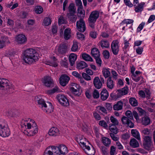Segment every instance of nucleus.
<instances>
[{
  "label": "nucleus",
  "mask_w": 155,
  "mask_h": 155,
  "mask_svg": "<svg viewBox=\"0 0 155 155\" xmlns=\"http://www.w3.org/2000/svg\"><path fill=\"white\" fill-rule=\"evenodd\" d=\"M38 59L36 51L34 49H27L24 51L23 60L25 63L30 64L37 61Z\"/></svg>",
  "instance_id": "nucleus-1"
},
{
  "label": "nucleus",
  "mask_w": 155,
  "mask_h": 155,
  "mask_svg": "<svg viewBox=\"0 0 155 155\" xmlns=\"http://www.w3.org/2000/svg\"><path fill=\"white\" fill-rule=\"evenodd\" d=\"M35 100L38 104L39 105V107H41L45 112L47 113H50L53 111L51 104L50 102H48L47 104L43 99H40L38 97L36 98Z\"/></svg>",
  "instance_id": "nucleus-2"
},
{
  "label": "nucleus",
  "mask_w": 155,
  "mask_h": 155,
  "mask_svg": "<svg viewBox=\"0 0 155 155\" xmlns=\"http://www.w3.org/2000/svg\"><path fill=\"white\" fill-rule=\"evenodd\" d=\"M13 89L12 86L9 84L7 80L4 78L0 79V90H6L7 92L11 93L12 92Z\"/></svg>",
  "instance_id": "nucleus-3"
},
{
  "label": "nucleus",
  "mask_w": 155,
  "mask_h": 155,
  "mask_svg": "<svg viewBox=\"0 0 155 155\" xmlns=\"http://www.w3.org/2000/svg\"><path fill=\"white\" fill-rule=\"evenodd\" d=\"M10 134V131L8 125L5 122L0 124V136L3 137L8 136Z\"/></svg>",
  "instance_id": "nucleus-4"
},
{
  "label": "nucleus",
  "mask_w": 155,
  "mask_h": 155,
  "mask_svg": "<svg viewBox=\"0 0 155 155\" xmlns=\"http://www.w3.org/2000/svg\"><path fill=\"white\" fill-rule=\"evenodd\" d=\"M25 126L27 127L26 130L28 134V135L33 136L37 133L38 128L36 124H34L31 126V124L27 123Z\"/></svg>",
  "instance_id": "nucleus-5"
},
{
  "label": "nucleus",
  "mask_w": 155,
  "mask_h": 155,
  "mask_svg": "<svg viewBox=\"0 0 155 155\" xmlns=\"http://www.w3.org/2000/svg\"><path fill=\"white\" fill-rule=\"evenodd\" d=\"M143 146L144 148L148 150H151L153 148V145L151 141V137L146 136L144 137Z\"/></svg>",
  "instance_id": "nucleus-6"
},
{
  "label": "nucleus",
  "mask_w": 155,
  "mask_h": 155,
  "mask_svg": "<svg viewBox=\"0 0 155 155\" xmlns=\"http://www.w3.org/2000/svg\"><path fill=\"white\" fill-rule=\"evenodd\" d=\"M57 98L59 103L64 107H67L69 105V101L66 97L64 95L59 94L57 95Z\"/></svg>",
  "instance_id": "nucleus-7"
},
{
  "label": "nucleus",
  "mask_w": 155,
  "mask_h": 155,
  "mask_svg": "<svg viewBox=\"0 0 155 155\" xmlns=\"http://www.w3.org/2000/svg\"><path fill=\"white\" fill-rule=\"evenodd\" d=\"M119 42L117 40L113 41L111 44V50L113 54L117 55L119 51Z\"/></svg>",
  "instance_id": "nucleus-8"
},
{
  "label": "nucleus",
  "mask_w": 155,
  "mask_h": 155,
  "mask_svg": "<svg viewBox=\"0 0 155 155\" xmlns=\"http://www.w3.org/2000/svg\"><path fill=\"white\" fill-rule=\"evenodd\" d=\"M76 26L78 30L81 32H84L86 30L85 23L83 18H80L76 23Z\"/></svg>",
  "instance_id": "nucleus-9"
},
{
  "label": "nucleus",
  "mask_w": 155,
  "mask_h": 155,
  "mask_svg": "<svg viewBox=\"0 0 155 155\" xmlns=\"http://www.w3.org/2000/svg\"><path fill=\"white\" fill-rule=\"evenodd\" d=\"M44 85L47 87H52L54 86L53 80L50 77H45L43 80Z\"/></svg>",
  "instance_id": "nucleus-10"
},
{
  "label": "nucleus",
  "mask_w": 155,
  "mask_h": 155,
  "mask_svg": "<svg viewBox=\"0 0 155 155\" xmlns=\"http://www.w3.org/2000/svg\"><path fill=\"white\" fill-rule=\"evenodd\" d=\"M70 90L72 92L76 95L79 96L81 93L80 92V86L78 84L72 83L70 87Z\"/></svg>",
  "instance_id": "nucleus-11"
},
{
  "label": "nucleus",
  "mask_w": 155,
  "mask_h": 155,
  "mask_svg": "<svg viewBox=\"0 0 155 155\" xmlns=\"http://www.w3.org/2000/svg\"><path fill=\"white\" fill-rule=\"evenodd\" d=\"M67 50V47L66 45L64 44H61L58 47L56 52L57 54L59 55L64 54L66 53Z\"/></svg>",
  "instance_id": "nucleus-12"
},
{
  "label": "nucleus",
  "mask_w": 155,
  "mask_h": 155,
  "mask_svg": "<svg viewBox=\"0 0 155 155\" xmlns=\"http://www.w3.org/2000/svg\"><path fill=\"white\" fill-rule=\"evenodd\" d=\"M69 80V76L65 74L62 75L59 79L60 83L61 86H65L68 83Z\"/></svg>",
  "instance_id": "nucleus-13"
},
{
  "label": "nucleus",
  "mask_w": 155,
  "mask_h": 155,
  "mask_svg": "<svg viewBox=\"0 0 155 155\" xmlns=\"http://www.w3.org/2000/svg\"><path fill=\"white\" fill-rule=\"evenodd\" d=\"M16 41L18 44H22L26 42L27 38L24 35L19 34L16 36Z\"/></svg>",
  "instance_id": "nucleus-14"
},
{
  "label": "nucleus",
  "mask_w": 155,
  "mask_h": 155,
  "mask_svg": "<svg viewBox=\"0 0 155 155\" xmlns=\"http://www.w3.org/2000/svg\"><path fill=\"white\" fill-rule=\"evenodd\" d=\"M99 13L97 11H94L92 12L91 13L88 20L96 21L99 16Z\"/></svg>",
  "instance_id": "nucleus-15"
},
{
  "label": "nucleus",
  "mask_w": 155,
  "mask_h": 155,
  "mask_svg": "<svg viewBox=\"0 0 155 155\" xmlns=\"http://www.w3.org/2000/svg\"><path fill=\"white\" fill-rule=\"evenodd\" d=\"M80 143L82 144L84 147L85 149H86L88 150L87 152H85L88 155H94V154L95 150L94 148L93 147L91 149L90 147L89 146L86 145L85 143L83 142L80 141Z\"/></svg>",
  "instance_id": "nucleus-16"
},
{
  "label": "nucleus",
  "mask_w": 155,
  "mask_h": 155,
  "mask_svg": "<svg viewBox=\"0 0 155 155\" xmlns=\"http://www.w3.org/2000/svg\"><path fill=\"white\" fill-rule=\"evenodd\" d=\"M145 4L144 2H141L138 3L137 5H134L135 12L137 13H141L143 10Z\"/></svg>",
  "instance_id": "nucleus-17"
},
{
  "label": "nucleus",
  "mask_w": 155,
  "mask_h": 155,
  "mask_svg": "<svg viewBox=\"0 0 155 155\" xmlns=\"http://www.w3.org/2000/svg\"><path fill=\"white\" fill-rule=\"evenodd\" d=\"M93 83L95 87L97 89H100L102 86V84L98 76L94 78Z\"/></svg>",
  "instance_id": "nucleus-18"
},
{
  "label": "nucleus",
  "mask_w": 155,
  "mask_h": 155,
  "mask_svg": "<svg viewBox=\"0 0 155 155\" xmlns=\"http://www.w3.org/2000/svg\"><path fill=\"white\" fill-rule=\"evenodd\" d=\"M58 148H57V149H58V152L59 154L65 155L68 152V150L67 147L64 145H61L58 147Z\"/></svg>",
  "instance_id": "nucleus-19"
},
{
  "label": "nucleus",
  "mask_w": 155,
  "mask_h": 155,
  "mask_svg": "<svg viewBox=\"0 0 155 155\" xmlns=\"http://www.w3.org/2000/svg\"><path fill=\"white\" fill-rule=\"evenodd\" d=\"M60 131L56 127H52L49 130L48 134L52 136H56L59 135Z\"/></svg>",
  "instance_id": "nucleus-20"
},
{
  "label": "nucleus",
  "mask_w": 155,
  "mask_h": 155,
  "mask_svg": "<svg viewBox=\"0 0 155 155\" xmlns=\"http://www.w3.org/2000/svg\"><path fill=\"white\" fill-rule=\"evenodd\" d=\"M77 58V56L75 54L71 53L70 54L69 56V60L71 66H72L74 65Z\"/></svg>",
  "instance_id": "nucleus-21"
},
{
  "label": "nucleus",
  "mask_w": 155,
  "mask_h": 155,
  "mask_svg": "<svg viewBox=\"0 0 155 155\" xmlns=\"http://www.w3.org/2000/svg\"><path fill=\"white\" fill-rule=\"evenodd\" d=\"M101 98L102 101L106 100L109 96V93L106 89H103L101 93Z\"/></svg>",
  "instance_id": "nucleus-22"
},
{
  "label": "nucleus",
  "mask_w": 155,
  "mask_h": 155,
  "mask_svg": "<svg viewBox=\"0 0 155 155\" xmlns=\"http://www.w3.org/2000/svg\"><path fill=\"white\" fill-rule=\"evenodd\" d=\"M123 103L121 101H118L113 106V109L115 110H119L122 109Z\"/></svg>",
  "instance_id": "nucleus-23"
},
{
  "label": "nucleus",
  "mask_w": 155,
  "mask_h": 155,
  "mask_svg": "<svg viewBox=\"0 0 155 155\" xmlns=\"http://www.w3.org/2000/svg\"><path fill=\"white\" fill-rule=\"evenodd\" d=\"M130 146L133 148H137L139 147L138 141L134 138L131 139L130 142Z\"/></svg>",
  "instance_id": "nucleus-24"
},
{
  "label": "nucleus",
  "mask_w": 155,
  "mask_h": 155,
  "mask_svg": "<svg viewBox=\"0 0 155 155\" xmlns=\"http://www.w3.org/2000/svg\"><path fill=\"white\" fill-rule=\"evenodd\" d=\"M92 55L94 58L100 57V52L98 49L96 48H94L91 50Z\"/></svg>",
  "instance_id": "nucleus-25"
},
{
  "label": "nucleus",
  "mask_w": 155,
  "mask_h": 155,
  "mask_svg": "<svg viewBox=\"0 0 155 155\" xmlns=\"http://www.w3.org/2000/svg\"><path fill=\"white\" fill-rule=\"evenodd\" d=\"M131 133L134 137L136 138L139 141L140 140V134L138 130L136 129H132L131 130Z\"/></svg>",
  "instance_id": "nucleus-26"
},
{
  "label": "nucleus",
  "mask_w": 155,
  "mask_h": 155,
  "mask_svg": "<svg viewBox=\"0 0 155 155\" xmlns=\"http://www.w3.org/2000/svg\"><path fill=\"white\" fill-rule=\"evenodd\" d=\"M102 48H107L109 47V42L107 40H102L99 43Z\"/></svg>",
  "instance_id": "nucleus-27"
},
{
  "label": "nucleus",
  "mask_w": 155,
  "mask_h": 155,
  "mask_svg": "<svg viewBox=\"0 0 155 155\" xmlns=\"http://www.w3.org/2000/svg\"><path fill=\"white\" fill-rule=\"evenodd\" d=\"M71 29L70 28H66L64 31V38L66 40H68L71 37Z\"/></svg>",
  "instance_id": "nucleus-28"
},
{
  "label": "nucleus",
  "mask_w": 155,
  "mask_h": 155,
  "mask_svg": "<svg viewBox=\"0 0 155 155\" xmlns=\"http://www.w3.org/2000/svg\"><path fill=\"white\" fill-rule=\"evenodd\" d=\"M67 16L70 21L72 22H75L77 19V17L74 14L67 13Z\"/></svg>",
  "instance_id": "nucleus-29"
},
{
  "label": "nucleus",
  "mask_w": 155,
  "mask_h": 155,
  "mask_svg": "<svg viewBox=\"0 0 155 155\" xmlns=\"http://www.w3.org/2000/svg\"><path fill=\"white\" fill-rule=\"evenodd\" d=\"M87 67V64L84 61H82L77 63V68L78 69H84Z\"/></svg>",
  "instance_id": "nucleus-30"
},
{
  "label": "nucleus",
  "mask_w": 155,
  "mask_h": 155,
  "mask_svg": "<svg viewBox=\"0 0 155 155\" xmlns=\"http://www.w3.org/2000/svg\"><path fill=\"white\" fill-rule=\"evenodd\" d=\"M114 82L111 79V78L109 77L108 78L107 81V87L110 89H112L114 87Z\"/></svg>",
  "instance_id": "nucleus-31"
},
{
  "label": "nucleus",
  "mask_w": 155,
  "mask_h": 155,
  "mask_svg": "<svg viewBox=\"0 0 155 155\" xmlns=\"http://www.w3.org/2000/svg\"><path fill=\"white\" fill-rule=\"evenodd\" d=\"M110 130L114 134H116L117 133L118 129L116 126L113 125V124H109Z\"/></svg>",
  "instance_id": "nucleus-32"
},
{
  "label": "nucleus",
  "mask_w": 155,
  "mask_h": 155,
  "mask_svg": "<svg viewBox=\"0 0 155 155\" xmlns=\"http://www.w3.org/2000/svg\"><path fill=\"white\" fill-rule=\"evenodd\" d=\"M83 59L86 61H93L92 58L88 54L86 53H83L82 54Z\"/></svg>",
  "instance_id": "nucleus-33"
},
{
  "label": "nucleus",
  "mask_w": 155,
  "mask_h": 155,
  "mask_svg": "<svg viewBox=\"0 0 155 155\" xmlns=\"http://www.w3.org/2000/svg\"><path fill=\"white\" fill-rule=\"evenodd\" d=\"M102 142L105 146L108 147L109 146L110 144L111 141L108 138L103 137L102 138Z\"/></svg>",
  "instance_id": "nucleus-34"
},
{
  "label": "nucleus",
  "mask_w": 155,
  "mask_h": 155,
  "mask_svg": "<svg viewBox=\"0 0 155 155\" xmlns=\"http://www.w3.org/2000/svg\"><path fill=\"white\" fill-rule=\"evenodd\" d=\"M16 54V52L13 50L7 51L5 54V56L7 57L12 56Z\"/></svg>",
  "instance_id": "nucleus-35"
},
{
  "label": "nucleus",
  "mask_w": 155,
  "mask_h": 155,
  "mask_svg": "<svg viewBox=\"0 0 155 155\" xmlns=\"http://www.w3.org/2000/svg\"><path fill=\"white\" fill-rule=\"evenodd\" d=\"M69 13H68L75 14L76 12V8L73 3H71L68 7Z\"/></svg>",
  "instance_id": "nucleus-36"
},
{
  "label": "nucleus",
  "mask_w": 155,
  "mask_h": 155,
  "mask_svg": "<svg viewBox=\"0 0 155 155\" xmlns=\"http://www.w3.org/2000/svg\"><path fill=\"white\" fill-rule=\"evenodd\" d=\"M129 102L130 104L133 106L135 107L138 105L137 101L134 98H130L129 100Z\"/></svg>",
  "instance_id": "nucleus-37"
},
{
  "label": "nucleus",
  "mask_w": 155,
  "mask_h": 155,
  "mask_svg": "<svg viewBox=\"0 0 155 155\" xmlns=\"http://www.w3.org/2000/svg\"><path fill=\"white\" fill-rule=\"evenodd\" d=\"M150 120L147 116H145L142 118V123L143 125H147L150 124Z\"/></svg>",
  "instance_id": "nucleus-38"
},
{
  "label": "nucleus",
  "mask_w": 155,
  "mask_h": 155,
  "mask_svg": "<svg viewBox=\"0 0 155 155\" xmlns=\"http://www.w3.org/2000/svg\"><path fill=\"white\" fill-rule=\"evenodd\" d=\"M78 16L80 17L81 18H83L85 16L84 11L83 10L81 7H80L79 9L78 8Z\"/></svg>",
  "instance_id": "nucleus-39"
},
{
  "label": "nucleus",
  "mask_w": 155,
  "mask_h": 155,
  "mask_svg": "<svg viewBox=\"0 0 155 155\" xmlns=\"http://www.w3.org/2000/svg\"><path fill=\"white\" fill-rule=\"evenodd\" d=\"M35 11L36 13L37 14H40L42 12L43 8L42 7L40 6H37L35 7Z\"/></svg>",
  "instance_id": "nucleus-40"
},
{
  "label": "nucleus",
  "mask_w": 155,
  "mask_h": 155,
  "mask_svg": "<svg viewBox=\"0 0 155 155\" xmlns=\"http://www.w3.org/2000/svg\"><path fill=\"white\" fill-rule=\"evenodd\" d=\"M102 73L105 78L108 77L110 75V72L108 69H104L102 71Z\"/></svg>",
  "instance_id": "nucleus-41"
},
{
  "label": "nucleus",
  "mask_w": 155,
  "mask_h": 155,
  "mask_svg": "<svg viewBox=\"0 0 155 155\" xmlns=\"http://www.w3.org/2000/svg\"><path fill=\"white\" fill-rule=\"evenodd\" d=\"M51 22L50 18L49 17H46L43 20V25L46 26L50 25Z\"/></svg>",
  "instance_id": "nucleus-42"
},
{
  "label": "nucleus",
  "mask_w": 155,
  "mask_h": 155,
  "mask_svg": "<svg viewBox=\"0 0 155 155\" xmlns=\"http://www.w3.org/2000/svg\"><path fill=\"white\" fill-rule=\"evenodd\" d=\"M59 91V89L58 87H55L51 90H50L47 91L48 94H53L55 92H58Z\"/></svg>",
  "instance_id": "nucleus-43"
},
{
  "label": "nucleus",
  "mask_w": 155,
  "mask_h": 155,
  "mask_svg": "<svg viewBox=\"0 0 155 155\" xmlns=\"http://www.w3.org/2000/svg\"><path fill=\"white\" fill-rule=\"evenodd\" d=\"M48 148H49V149L51 150V151L53 154L55 153L59 154V153L58 152V149H57V148H58V147H55L54 146H51V147H48Z\"/></svg>",
  "instance_id": "nucleus-44"
},
{
  "label": "nucleus",
  "mask_w": 155,
  "mask_h": 155,
  "mask_svg": "<svg viewBox=\"0 0 155 155\" xmlns=\"http://www.w3.org/2000/svg\"><path fill=\"white\" fill-rule=\"evenodd\" d=\"M111 122L112 123L113 125L116 126L118 125L119 124L118 120L113 116H111L110 118Z\"/></svg>",
  "instance_id": "nucleus-45"
},
{
  "label": "nucleus",
  "mask_w": 155,
  "mask_h": 155,
  "mask_svg": "<svg viewBox=\"0 0 155 155\" xmlns=\"http://www.w3.org/2000/svg\"><path fill=\"white\" fill-rule=\"evenodd\" d=\"M125 115L130 120L133 119V113H132L130 110H127L125 113Z\"/></svg>",
  "instance_id": "nucleus-46"
},
{
  "label": "nucleus",
  "mask_w": 155,
  "mask_h": 155,
  "mask_svg": "<svg viewBox=\"0 0 155 155\" xmlns=\"http://www.w3.org/2000/svg\"><path fill=\"white\" fill-rule=\"evenodd\" d=\"M134 22V21L132 19H125L122 22L120 23L121 25H124V24H126L127 25L133 23Z\"/></svg>",
  "instance_id": "nucleus-47"
},
{
  "label": "nucleus",
  "mask_w": 155,
  "mask_h": 155,
  "mask_svg": "<svg viewBox=\"0 0 155 155\" xmlns=\"http://www.w3.org/2000/svg\"><path fill=\"white\" fill-rule=\"evenodd\" d=\"M132 78L134 81L137 82L140 80L141 78V76L140 75H136V74H134L132 75Z\"/></svg>",
  "instance_id": "nucleus-48"
},
{
  "label": "nucleus",
  "mask_w": 155,
  "mask_h": 155,
  "mask_svg": "<svg viewBox=\"0 0 155 155\" xmlns=\"http://www.w3.org/2000/svg\"><path fill=\"white\" fill-rule=\"evenodd\" d=\"M82 75L83 78L87 81H90L91 80V77L86 73H82Z\"/></svg>",
  "instance_id": "nucleus-49"
},
{
  "label": "nucleus",
  "mask_w": 155,
  "mask_h": 155,
  "mask_svg": "<svg viewBox=\"0 0 155 155\" xmlns=\"http://www.w3.org/2000/svg\"><path fill=\"white\" fill-rule=\"evenodd\" d=\"M78 43L77 42H75L74 43L71 49L73 51H76L78 49Z\"/></svg>",
  "instance_id": "nucleus-50"
},
{
  "label": "nucleus",
  "mask_w": 155,
  "mask_h": 155,
  "mask_svg": "<svg viewBox=\"0 0 155 155\" xmlns=\"http://www.w3.org/2000/svg\"><path fill=\"white\" fill-rule=\"evenodd\" d=\"M102 153L104 155H107V153L108 150L107 148L105 147L102 146L100 147Z\"/></svg>",
  "instance_id": "nucleus-51"
},
{
  "label": "nucleus",
  "mask_w": 155,
  "mask_h": 155,
  "mask_svg": "<svg viewBox=\"0 0 155 155\" xmlns=\"http://www.w3.org/2000/svg\"><path fill=\"white\" fill-rule=\"evenodd\" d=\"M99 124L100 126L106 129H107L108 127L107 123L104 120L100 121L99 122Z\"/></svg>",
  "instance_id": "nucleus-52"
},
{
  "label": "nucleus",
  "mask_w": 155,
  "mask_h": 155,
  "mask_svg": "<svg viewBox=\"0 0 155 155\" xmlns=\"http://www.w3.org/2000/svg\"><path fill=\"white\" fill-rule=\"evenodd\" d=\"M93 96L94 98H97L99 97L100 94L98 91L95 89L93 93Z\"/></svg>",
  "instance_id": "nucleus-53"
},
{
  "label": "nucleus",
  "mask_w": 155,
  "mask_h": 155,
  "mask_svg": "<svg viewBox=\"0 0 155 155\" xmlns=\"http://www.w3.org/2000/svg\"><path fill=\"white\" fill-rule=\"evenodd\" d=\"M94 58L95 59L96 63H97L98 66L99 67L101 66L102 61L100 58V57L95 58Z\"/></svg>",
  "instance_id": "nucleus-54"
},
{
  "label": "nucleus",
  "mask_w": 155,
  "mask_h": 155,
  "mask_svg": "<svg viewBox=\"0 0 155 155\" xmlns=\"http://www.w3.org/2000/svg\"><path fill=\"white\" fill-rule=\"evenodd\" d=\"M129 120L128 117L125 116H123L121 119V121L123 124H127Z\"/></svg>",
  "instance_id": "nucleus-55"
},
{
  "label": "nucleus",
  "mask_w": 155,
  "mask_h": 155,
  "mask_svg": "<svg viewBox=\"0 0 155 155\" xmlns=\"http://www.w3.org/2000/svg\"><path fill=\"white\" fill-rule=\"evenodd\" d=\"M104 58L106 59H108L110 57V53L108 51L105 50L103 53Z\"/></svg>",
  "instance_id": "nucleus-56"
},
{
  "label": "nucleus",
  "mask_w": 155,
  "mask_h": 155,
  "mask_svg": "<svg viewBox=\"0 0 155 155\" xmlns=\"http://www.w3.org/2000/svg\"><path fill=\"white\" fill-rule=\"evenodd\" d=\"M124 2L126 6L129 7H132L134 6L130 0H124Z\"/></svg>",
  "instance_id": "nucleus-57"
},
{
  "label": "nucleus",
  "mask_w": 155,
  "mask_h": 155,
  "mask_svg": "<svg viewBox=\"0 0 155 155\" xmlns=\"http://www.w3.org/2000/svg\"><path fill=\"white\" fill-rule=\"evenodd\" d=\"M97 33L95 31H91L89 35L91 37L93 38H95L97 37Z\"/></svg>",
  "instance_id": "nucleus-58"
},
{
  "label": "nucleus",
  "mask_w": 155,
  "mask_h": 155,
  "mask_svg": "<svg viewBox=\"0 0 155 155\" xmlns=\"http://www.w3.org/2000/svg\"><path fill=\"white\" fill-rule=\"evenodd\" d=\"M124 44V47L123 48V50L125 51H126V49L128 48L129 46V43L128 41L127 40H125Z\"/></svg>",
  "instance_id": "nucleus-59"
},
{
  "label": "nucleus",
  "mask_w": 155,
  "mask_h": 155,
  "mask_svg": "<svg viewBox=\"0 0 155 155\" xmlns=\"http://www.w3.org/2000/svg\"><path fill=\"white\" fill-rule=\"evenodd\" d=\"M110 135L112 139L114 141H117L119 139L118 137L115 136L114 134L113 133H110Z\"/></svg>",
  "instance_id": "nucleus-60"
},
{
  "label": "nucleus",
  "mask_w": 155,
  "mask_h": 155,
  "mask_svg": "<svg viewBox=\"0 0 155 155\" xmlns=\"http://www.w3.org/2000/svg\"><path fill=\"white\" fill-rule=\"evenodd\" d=\"M1 40L3 41L5 45L6 44L10 43L8 38L7 36H4L3 38L2 37V39Z\"/></svg>",
  "instance_id": "nucleus-61"
},
{
  "label": "nucleus",
  "mask_w": 155,
  "mask_h": 155,
  "mask_svg": "<svg viewBox=\"0 0 155 155\" xmlns=\"http://www.w3.org/2000/svg\"><path fill=\"white\" fill-rule=\"evenodd\" d=\"M116 147L113 146H112L110 147V155H114L116 151Z\"/></svg>",
  "instance_id": "nucleus-62"
},
{
  "label": "nucleus",
  "mask_w": 155,
  "mask_h": 155,
  "mask_svg": "<svg viewBox=\"0 0 155 155\" xmlns=\"http://www.w3.org/2000/svg\"><path fill=\"white\" fill-rule=\"evenodd\" d=\"M111 73L113 77L115 79H117V76L118 75L117 72L113 70H112Z\"/></svg>",
  "instance_id": "nucleus-63"
},
{
  "label": "nucleus",
  "mask_w": 155,
  "mask_h": 155,
  "mask_svg": "<svg viewBox=\"0 0 155 155\" xmlns=\"http://www.w3.org/2000/svg\"><path fill=\"white\" fill-rule=\"evenodd\" d=\"M89 25L92 29H94L95 26V23L96 21L88 20Z\"/></svg>",
  "instance_id": "nucleus-64"
}]
</instances>
